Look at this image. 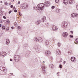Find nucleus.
Returning a JSON list of instances; mask_svg holds the SVG:
<instances>
[{"label": "nucleus", "mask_w": 78, "mask_h": 78, "mask_svg": "<svg viewBox=\"0 0 78 78\" xmlns=\"http://www.w3.org/2000/svg\"><path fill=\"white\" fill-rule=\"evenodd\" d=\"M50 3L48 1H46L44 2V4H38L36 7L37 10H42L44 8V7H48L50 6Z\"/></svg>", "instance_id": "nucleus-1"}, {"label": "nucleus", "mask_w": 78, "mask_h": 78, "mask_svg": "<svg viewBox=\"0 0 78 78\" xmlns=\"http://www.w3.org/2000/svg\"><path fill=\"white\" fill-rule=\"evenodd\" d=\"M14 59L15 61L16 62H18L20 60V57L19 55H16L14 57Z\"/></svg>", "instance_id": "nucleus-2"}, {"label": "nucleus", "mask_w": 78, "mask_h": 78, "mask_svg": "<svg viewBox=\"0 0 78 78\" xmlns=\"http://www.w3.org/2000/svg\"><path fill=\"white\" fill-rule=\"evenodd\" d=\"M67 25H68V23H67V22H63L62 23V27L63 28H66L67 27Z\"/></svg>", "instance_id": "nucleus-3"}, {"label": "nucleus", "mask_w": 78, "mask_h": 78, "mask_svg": "<svg viewBox=\"0 0 78 78\" xmlns=\"http://www.w3.org/2000/svg\"><path fill=\"white\" fill-rule=\"evenodd\" d=\"M33 48L34 49H35V51L37 52H38V53H39V52H40L41 50V49L39 47L37 46H35Z\"/></svg>", "instance_id": "nucleus-4"}, {"label": "nucleus", "mask_w": 78, "mask_h": 78, "mask_svg": "<svg viewBox=\"0 0 78 78\" xmlns=\"http://www.w3.org/2000/svg\"><path fill=\"white\" fill-rule=\"evenodd\" d=\"M28 6V5L26 3H23L22 5V7L23 9H26V8H27Z\"/></svg>", "instance_id": "nucleus-5"}, {"label": "nucleus", "mask_w": 78, "mask_h": 78, "mask_svg": "<svg viewBox=\"0 0 78 78\" xmlns=\"http://www.w3.org/2000/svg\"><path fill=\"white\" fill-rule=\"evenodd\" d=\"M51 28H52L53 31H58V27H57L55 25H53L51 27Z\"/></svg>", "instance_id": "nucleus-6"}, {"label": "nucleus", "mask_w": 78, "mask_h": 78, "mask_svg": "<svg viewBox=\"0 0 78 78\" xmlns=\"http://www.w3.org/2000/svg\"><path fill=\"white\" fill-rule=\"evenodd\" d=\"M0 69L1 70H2V71H3V72H5V73L6 72V69L5 67L0 66Z\"/></svg>", "instance_id": "nucleus-7"}, {"label": "nucleus", "mask_w": 78, "mask_h": 78, "mask_svg": "<svg viewBox=\"0 0 78 78\" xmlns=\"http://www.w3.org/2000/svg\"><path fill=\"white\" fill-rule=\"evenodd\" d=\"M62 36L64 37H67L68 36V33L66 32H64L63 33Z\"/></svg>", "instance_id": "nucleus-8"}, {"label": "nucleus", "mask_w": 78, "mask_h": 78, "mask_svg": "<svg viewBox=\"0 0 78 78\" xmlns=\"http://www.w3.org/2000/svg\"><path fill=\"white\" fill-rule=\"evenodd\" d=\"M71 16L72 17H78V14L77 13H73V14H71Z\"/></svg>", "instance_id": "nucleus-9"}, {"label": "nucleus", "mask_w": 78, "mask_h": 78, "mask_svg": "<svg viewBox=\"0 0 78 78\" xmlns=\"http://www.w3.org/2000/svg\"><path fill=\"white\" fill-rule=\"evenodd\" d=\"M50 53H51V52L49 51H45V54L47 56H49Z\"/></svg>", "instance_id": "nucleus-10"}, {"label": "nucleus", "mask_w": 78, "mask_h": 78, "mask_svg": "<svg viewBox=\"0 0 78 78\" xmlns=\"http://www.w3.org/2000/svg\"><path fill=\"white\" fill-rule=\"evenodd\" d=\"M41 68L43 73H44V72H46V71L45 70V69H46V66H42Z\"/></svg>", "instance_id": "nucleus-11"}, {"label": "nucleus", "mask_w": 78, "mask_h": 78, "mask_svg": "<svg viewBox=\"0 0 78 78\" xmlns=\"http://www.w3.org/2000/svg\"><path fill=\"white\" fill-rule=\"evenodd\" d=\"M71 60L72 62H75L76 61V58H75V57H72L71 58Z\"/></svg>", "instance_id": "nucleus-12"}, {"label": "nucleus", "mask_w": 78, "mask_h": 78, "mask_svg": "<svg viewBox=\"0 0 78 78\" xmlns=\"http://www.w3.org/2000/svg\"><path fill=\"white\" fill-rule=\"evenodd\" d=\"M2 54H1V55H2V58H4L6 55V53L4 51H2Z\"/></svg>", "instance_id": "nucleus-13"}, {"label": "nucleus", "mask_w": 78, "mask_h": 78, "mask_svg": "<svg viewBox=\"0 0 78 78\" xmlns=\"http://www.w3.org/2000/svg\"><path fill=\"white\" fill-rule=\"evenodd\" d=\"M43 41V40L41 37H39L38 38V42H42Z\"/></svg>", "instance_id": "nucleus-14"}, {"label": "nucleus", "mask_w": 78, "mask_h": 78, "mask_svg": "<svg viewBox=\"0 0 78 78\" xmlns=\"http://www.w3.org/2000/svg\"><path fill=\"white\" fill-rule=\"evenodd\" d=\"M44 44H45L46 45H49V42H48V41L46 40L44 41Z\"/></svg>", "instance_id": "nucleus-15"}, {"label": "nucleus", "mask_w": 78, "mask_h": 78, "mask_svg": "<svg viewBox=\"0 0 78 78\" xmlns=\"http://www.w3.org/2000/svg\"><path fill=\"white\" fill-rule=\"evenodd\" d=\"M6 44L7 45H9L10 43V41L8 39H6Z\"/></svg>", "instance_id": "nucleus-16"}, {"label": "nucleus", "mask_w": 78, "mask_h": 78, "mask_svg": "<svg viewBox=\"0 0 78 78\" xmlns=\"http://www.w3.org/2000/svg\"><path fill=\"white\" fill-rule=\"evenodd\" d=\"M67 0H63V2L65 5H67L68 3V1H67Z\"/></svg>", "instance_id": "nucleus-17"}, {"label": "nucleus", "mask_w": 78, "mask_h": 78, "mask_svg": "<svg viewBox=\"0 0 78 78\" xmlns=\"http://www.w3.org/2000/svg\"><path fill=\"white\" fill-rule=\"evenodd\" d=\"M46 19V17L44 16L43 18H41V20L42 22H45V20Z\"/></svg>", "instance_id": "nucleus-18"}, {"label": "nucleus", "mask_w": 78, "mask_h": 78, "mask_svg": "<svg viewBox=\"0 0 78 78\" xmlns=\"http://www.w3.org/2000/svg\"><path fill=\"white\" fill-rule=\"evenodd\" d=\"M38 38L37 37H35L34 38V41H36V42H38Z\"/></svg>", "instance_id": "nucleus-19"}, {"label": "nucleus", "mask_w": 78, "mask_h": 78, "mask_svg": "<svg viewBox=\"0 0 78 78\" xmlns=\"http://www.w3.org/2000/svg\"><path fill=\"white\" fill-rule=\"evenodd\" d=\"M57 54L58 55L61 54V51H60V50H57Z\"/></svg>", "instance_id": "nucleus-20"}, {"label": "nucleus", "mask_w": 78, "mask_h": 78, "mask_svg": "<svg viewBox=\"0 0 78 78\" xmlns=\"http://www.w3.org/2000/svg\"><path fill=\"white\" fill-rule=\"evenodd\" d=\"M69 4H72L73 2V0H68Z\"/></svg>", "instance_id": "nucleus-21"}, {"label": "nucleus", "mask_w": 78, "mask_h": 78, "mask_svg": "<svg viewBox=\"0 0 78 78\" xmlns=\"http://www.w3.org/2000/svg\"><path fill=\"white\" fill-rule=\"evenodd\" d=\"M25 56L26 58H28L30 56V54L29 53H27L25 55Z\"/></svg>", "instance_id": "nucleus-22"}, {"label": "nucleus", "mask_w": 78, "mask_h": 78, "mask_svg": "<svg viewBox=\"0 0 78 78\" xmlns=\"http://www.w3.org/2000/svg\"><path fill=\"white\" fill-rule=\"evenodd\" d=\"M41 21L40 20H38L37 21V25H39L41 23Z\"/></svg>", "instance_id": "nucleus-23"}, {"label": "nucleus", "mask_w": 78, "mask_h": 78, "mask_svg": "<svg viewBox=\"0 0 78 78\" xmlns=\"http://www.w3.org/2000/svg\"><path fill=\"white\" fill-rule=\"evenodd\" d=\"M56 12H60V9H57L56 10Z\"/></svg>", "instance_id": "nucleus-24"}, {"label": "nucleus", "mask_w": 78, "mask_h": 78, "mask_svg": "<svg viewBox=\"0 0 78 78\" xmlns=\"http://www.w3.org/2000/svg\"><path fill=\"white\" fill-rule=\"evenodd\" d=\"M0 16H2V15H3V12H0Z\"/></svg>", "instance_id": "nucleus-25"}, {"label": "nucleus", "mask_w": 78, "mask_h": 78, "mask_svg": "<svg viewBox=\"0 0 78 78\" xmlns=\"http://www.w3.org/2000/svg\"><path fill=\"white\" fill-rule=\"evenodd\" d=\"M58 47H60V46H61V43L59 42L58 43Z\"/></svg>", "instance_id": "nucleus-26"}, {"label": "nucleus", "mask_w": 78, "mask_h": 78, "mask_svg": "<svg viewBox=\"0 0 78 78\" xmlns=\"http://www.w3.org/2000/svg\"><path fill=\"white\" fill-rule=\"evenodd\" d=\"M5 28H6L4 26H3L2 27V30H5Z\"/></svg>", "instance_id": "nucleus-27"}, {"label": "nucleus", "mask_w": 78, "mask_h": 78, "mask_svg": "<svg viewBox=\"0 0 78 78\" xmlns=\"http://www.w3.org/2000/svg\"><path fill=\"white\" fill-rule=\"evenodd\" d=\"M55 2L56 3H58L59 2V0H55Z\"/></svg>", "instance_id": "nucleus-28"}, {"label": "nucleus", "mask_w": 78, "mask_h": 78, "mask_svg": "<svg viewBox=\"0 0 78 78\" xmlns=\"http://www.w3.org/2000/svg\"><path fill=\"white\" fill-rule=\"evenodd\" d=\"M59 67L60 68V69H62V66L61 65V64L59 65Z\"/></svg>", "instance_id": "nucleus-29"}, {"label": "nucleus", "mask_w": 78, "mask_h": 78, "mask_svg": "<svg viewBox=\"0 0 78 78\" xmlns=\"http://www.w3.org/2000/svg\"><path fill=\"white\" fill-rule=\"evenodd\" d=\"M69 37H71V38H73V35H70Z\"/></svg>", "instance_id": "nucleus-30"}, {"label": "nucleus", "mask_w": 78, "mask_h": 78, "mask_svg": "<svg viewBox=\"0 0 78 78\" xmlns=\"http://www.w3.org/2000/svg\"><path fill=\"white\" fill-rule=\"evenodd\" d=\"M51 68H53L54 67H53V65L52 64H51Z\"/></svg>", "instance_id": "nucleus-31"}, {"label": "nucleus", "mask_w": 78, "mask_h": 78, "mask_svg": "<svg viewBox=\"0 0 78 78\" xmlns=\"http://www.w3.org/2000/svg\"><path fill=\"white\" fill-rule=\"evenodd\" d=\"M6 22H7V23H9V20H7L6 21Z\"/></svg>", "instance_id": "nucleus-32"}, {"label": "nucleus", "mask_w": 78, "mask_h": 78, "mask_svg": "<svg viewBox=\"0 0 78 78\" xmlns=\"http://www.w3.org/2000/svg\"><path fill=\"white\" fill-rule=\"evenodd\" d=\"M51 8L52 9H54V8H55V6H52L51 7Z\"/></svg>", "instance_id": "nucleus-33"}, {"label": "nucleus", "mask_w": 78, "mask_h": 78, "mask_svg": "<svg viewBox=\"0 0 78 78\" xmlns=\"http://www.w3.org/2000/svg\"><path fill=\"white\" fill-rule=\"evenodd\" d=\"M5 5H8V3H7L6 2H5Z\"/></svg>", "instance_id": "nucleus-34"}, {"label": "nucleus", "mask_w": 78, "mask_h": 78, "mask_svg": "<svg viewBox=\"0 0 78 78\" xmlns=\"http://www.w3.org/2000/svg\"><path fill=\"white\" fill-rule=\"evenodd\" d=\"M15 26H16V27H17V24L16 23H15Z\"/></svg>", "instance_id": "nucleus-35"}, {"label": "nucleus", "mask_w": 78, "mask_h": 78, "mask_svg": "<svg viewBox=\"0 0 78 78\" xmlns=\"http://www.w3.org/2000/svg\"><path fill=\"white\" fill-rule=\"evenodd\" d=\"M76 42H77V43H78V38L76 39Z\"/></svg>", "instance_id": "nucleus-36"}, {"label": "nucleus", "mask_w": 78, "mask_h": 78, "mask_svg": "<svg viewBox=\"0 0 78 78\" xmlns=\"http://www.w3.org/2000/svg\"><path fill=\"white\" fill-rule=\"evenodd\" d=\"M62 58H61L60 59V60L59 61V62H62Z\"/></svg>", "instance_id": "nucleus-37"}, {"label": "nucleus", "mask_w": 78, "mask_h": 78, "mask_svg": "<svg viewBox=\"0 0 78 78\" xmlns=\"http://www.w3.org/2000/svg\"><path fill=\"white\" fill-rule=\"evenodd\" d=\"M14 11L15 12H17V10H16V9H15Z\"/></svg>", "instance_id": "nucleus-38"}, {"label": "nucleus", "mask_w": 78, "mask_h": 78, "mask_svg": "<svg viewBox=\"0 0 78 78\" xmlns=\"http://www.w3.org/2000/svg\"><path fill=\"white\" fill-rule=\"evenodd\" d=\"M12 12V10H10V11L9 12V14H11V13Z\"/></svg>", "instance_id": "nucleus-39"}, {"label": "nucleus", "mask_w": 78, "mask_h": 78, "mask_svg": "<svg viewBox=\"0 0 78 78\" xmlns=\"http://www.w3.org/2000/svg\"><path fill=\"white\" fill-rule=\"evenodd\" d=\"M70 33H71V34H73V32L72 31H70Z\"/></svg>", "instance_id": "nucleus-40"}, {"label": "nucleus", "mask_w": 78, "mask_h": 78, "mask_svg": "<svg viewBox=\"0 0 78 78\" xmlns=\"http://www.w3.org/2000/svg\"><path fill=\"white\" fill-rule=\"evenodd\" d=\"M3 19H6V16H4L3 17Z\"/></svg>", "instance_id": "nucleus-41"}, {"label": "nucleus", "mask_w": 78, "mask_h": 78, "mask_svg": "<svg viewBox=\"0 0 78 78\" xmlns=\"http://www.w3.org/2000/svg\"><path fill=\"white\" fill-rule=\"evenodd\" d=\"M13 5H11V6H10V8H13Z\"/></svg>", "instance_id": "nucleus-42"}, {"label": "nucleus", "mask_w": 78, "mask_h": 78, "mask_svg": "<svg viewBox=\"0 0 78 78\" xmlns=\"http://www.w3.org/2000/svg\"><path fill=\"white\" fill-rule=\"evenodd\" d=\"M76 9L78 10V5H77L76 6Z\"/></svg>", "instance_id": "nucleus-43"}, {"label": "nucleus", "mask_w": 78, "mask_h": 78, "mask_svg": "<svg viewBox=\"0 0 78 78\" xmlns=\"http://www.w3.org/2000/svg\"><path fill=\"white\" fill-rule=\"evenodd\" d=\"M12 75H13V73H12V74H11V73L9 74V75L10 76H11V75H12Z\"/></svg>", "instance_id": "nucleus-44"}, {"label": "nucleus", "mask_w": 78, "mask_h": 78, "mask_svg": "<svg viewBox=\"0 0 78 78\" xmlns=\"http://www.w3.org/2000/svg\"><path fill=\"white\" fill-rule=\"evenodd\" d=\"M20 26H18V29H20Z\"/></svg>", "instance_id": "nucleus-45"}, {"label": "nucleus", "mask_w": 78, "mask_h": 78, "mask_svg": "<svg viewBox=\"0 0 78 78\" xmlns=\"http://www.w3.org/2000/svg\"><path fill=\"white\" fill-rule=\"evenodd\" d=\"M6 30H9V28H6Z\"/></svg>", "instance_id": "nucleus-46"}, {"label": "nucleus", "mask_w": 78, "mask_h": 78, "mask_svg": "<svg viewBox=\"0 0 78 78\" xmlns=\"http://www.w3.org/2000/svg\"><path fill=\"white\" fill-rule=\"evenodd\" d=\"M66 62L65 61L64 62H63V64H65V63Z\"/></svg>", "instance_id": "nucleus-47"}, {"label": "nucleus", "mask_w": 78, "mask_h": 78, "mask_svg": "<svg viewBox=\"0 0 78 78\" xmlns=\"http://www.w3.org/2000/svg\"><path fill=\"white\" fill-rule=\"evenodd\" d=\"M2 25L1 24H0V28L2 27Z\"/></svg>", "instance_id": "nucleus-48"}, {"label": "nucleus", "mask_w": 78, "mask_h": 78, "mask_svg": "<svg viewBox=\"0 0 78 78\" xmlns=\"http://www.w3.org/2000/svg\"><path fill=\"white\" fill-rule=\"evenodd\" d=\"M20 1H19L18 2V4H20Z\"/></svg>", "instance_id": "nucleus-49"}, {"label": "nucleus", "mask_w": 78, "mask_h": 78, "mask_svg": "<svg viewBox=\"0 0 78 78\" xmlns=\"http://www.w3.org/2000/svg\"><path fill=\"white\" fill-rule=\"evenodd\" d=\"M11 28H12V29H14V27H11Z\"/></svg>", "instance_id": "nucleus-50"}, {"label": "nucleus", "mask_w": 78, "mask_h": 78, "mask_svg": "<svg viewBox=\"0 0 78 78\" xmlns=\"http://www.w3.org/2000/svg\"><path fill=\"white\" fill-rule=\"evenodd\" d=\"M10 61H12V59L11 58V59H10Z\"/></svg>", "instance_id": "nucleus-51"}, {"label": "nucleus", "mask_w": 78, "mask_h": 78, "mask_svg": "<svg viewBox=\"0 0 78 78\" xmlns=\"http://www.w3.org/2000/svg\"><path fill=\"white\" fill-rule=\"evenodd\" d=\"M0 21H1L0 23H2V20H0Z\"/></svg>", "instance_id": "nucleus-52"}, {"label": "nucleus", "mask_w": 78, "mask_h": 78, "mask_svg": "<svg viewBox=\"0 0 78 78\" xmlns=\"http://www.w3.org/2000/svg\"><path fill=\"white\" fill-rule=\"evenodd\" d=\"M14 0H12L11 1V2H14Z\"/></svg>", "instance_id": "nucleus-53"}, {"label": "nucleus", "mask_w": 78, "mask_h": 78, "mask_svg": "<svg viewBox=\"0 0 78 78\" xmlns=\"http://www.w3.org/2000/svg\"><path fill=\"white\" fill-rule=\"evenodd\" d=\"M13 9H16V8H15V7H13Z\"/></svg>", "instance_id": "nucleus-54"}, {"label": "nucleus", "mask_w": 78, "mask_h": 78, "mask_svg": "<svg viewBox=\"0 0 78 78\" xmlns=\"http://www.w3.org/2000/svg\"><path fill=\"white\" fill-rule=\"evenodd\" d=\"M0 11H1V12H3V11H2V9H1Z\"/></svg>", "instance_id": "nucleus-55"}, {"label": "nucleus", "mask_w": 78, "mask_h": 78, "mask_svg": "<svg viewBox=\"0 0 78 78\" xmlns=\"http://www.w3.org/2000/svg\"><path fill=\"white\" fill-rule=\"evenodd\" d=\"M65 72H67V69H65Z\"/></svg>", "instance_id": "nucleus-56"}, {"label": "nucleus", "mask_w": 78, "mask_h": 78, "mask_svg": "<svg viewBox=\"0 0 78 78\" xmlns=\"http://www.w3.org/2000/svg\"><path fill=\"white\" fill-rule=\"evenodd\" d=\"M19 15L20 16H21V14H20V13H19Z\"/></svg>", "instance_id": "nucleus-57"}, {"label": "nucleus", "mask_w": 78, "mask_h": 78, "mask_svg": "<svg viewBox=\"0 0 78 78\" xmlns=\"http://www.w3.org/2000/svg\"><path fill=\"white\" fill-rule=\"evenodd\" d=\"M58 73H57L58 75H59V74H58Z\"/></svg>", "instance_id": "nucleus-58"}, {"label": "nucleus", "mask_w": 78, "mask_h": 78, "mask_svg": "<svg viewBox=\"0 0 78 78\" xmlns=\"http://www.w3.org/2000/svg\"><path fill=\"white\" fill-rule=\"evenodd\" d=\"M23 76H24V77H25V76L23 75Z\"/></svg>", "instance_id": "nucleus-59"}, {"label": "nucleus", "mask_w": 78, "mask_h": 78, "mask_svg": "<svg viewBox=\"0 0 78 78\" xmlns=\"http://www.w3.org/2000/svg\"><path fill=\"white\" fill-rule=\"evenodd\" d=\"M1 3H2V1H1Z\"/></svg>", "instance_id": "nucleus-60"}, {"label": "nucleus", "mask_w": 78, "mask_h": 78, "mask_svg": "<svg viewBox=\"0 0 78 78\" xmlns=\"http://www.w3.org/2000/svg\"><path fill=\"white\" fill-rule=\"evenodd\" d=\"M5 20H3V22H5Z\"/></svg>", "instance_id": "nucleus-61"}, {"label": "nucleus", "mask_w": 78, "mask_h": 78, "mask_svg": "<svg viewBox=\"0 0 78 78\" xmlns=\"http://www.w3.org/2000/svg\"><path fill=\"white\" fill-rule=\"evenodd\" d=\"M34 8H35V7H34Z\"/></svg>", "instance_id": "nucleus-62"}, {"label": "nucleus", "mask_w": 78, "mask_h": 78, "mask_svg": "<svg viewBox=\"0 0 78 78\" xmlns=\"http://www.w3.org/2000/svg\"><path fill=\"white\" fill-rule=\"evenodd\" d=\"M43 62H44V61H43Z\"/></svg>", "instance_id": "nucleus-63"}]
</instances>
